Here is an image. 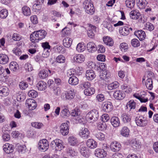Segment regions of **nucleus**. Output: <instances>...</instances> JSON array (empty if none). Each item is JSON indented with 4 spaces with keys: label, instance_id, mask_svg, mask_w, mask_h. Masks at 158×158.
<instances>
[{
    "label": "nucleus",
    "instance_id": "1",
    "mask_svg": "<svg viewBox=\"0 0 158 158\" xmlns=\"http://www.w3.org/2000/svg\"><path fill=\"white\" fill-rule=\"evenodd\" d=\"M84 8L88 14L92 15L95 12V8L93 4L90 0H85L83 3Z\"/></svg>",
    "mask_w": 158,
    "mask_h": 158
},
{
    "label": "nucleus",
    "instance_id": "2",
    "mask_svg": "<svg viewBox=\"0 0 158 158\" xmlns=\"http://www.w3.org/2000/svg\"><path fill=\"white\" fill-rule=\"evenodd\" d=\"M50 146L53 150L60 151L64 147L63 142L59 139H56L52 141Z\"/></svg>",
    "mask_w": 158,
    "mask_h": 158
},
{
    "label": "nucleus",
    "instance_id": "3",
    "mask_svg": "<svg viewBox=\"0 0 158 158\" xmlns=\"http://www.w3.org/2000/svg\"><path fill=\"white\" fill-rule=\"evenodd\" d=\"M98 112L95 109L91 110L86 115L88 121L90 123H93L96 121L98 119Z\"/></svg>",
    "mask_w": 158,
    "mask_h": 158
},
{
    "label": "nucleus",
    "instance_id": "4",
    "mask_svg": "<svg viewBox=\"0 0 158 158\" xmlns=\"http://www.w3.org/2000/svg\"><path fill=\"white\" fill-rule=\"evenodd\" d=\"M49 144L48 141L45 139L40 140L38 143L39 150L42 152H45L49 148Z\"/></svg>",
    "mask_w": 158,
    "mask_h": 158
},
{
    "label": "nucleus",
    "instance_id": "5",
    "mask_svg": "<svg viewBox=\"0 0 158 158\" xmlns=\"http://www.w3.org/2000/svg\"><path fill=\"white\" fill-rule=\"evenodd\" d=\"M25 103L27 106L31 110H33L35 109L37 105L35 100L31 98L27 99Z\"/></svg>",
    "mask_w": 158,
    "mask_h": 158
},
{
    "label": "nucleus",
    "instance_id": "6",
    "mask_svg": "<svg viewBox=\"0 0 158 158\" xmlns=\"http://www.w3.org/2000/svg\"><path fill=\"white\" fill-rule=\"evenodd\" d=\"M103 111L109 112L113 109V106L112 103L108 101H106L103 103L102 105Z\"/></svg>",
    "mask_w": 158,
    "mask_h": 158
},
{
    "label": "nucleus",
    "instance_id": "7",
    "mask_svg": "<svg viewBox=\"0 0 158 158\" xmlns=\"http://www.w3.org/2000/svg\"><path fill=\"white\" fill-rule=\"evenodd\" d=\"M132 30L133 29L131 27L124 26L120 28L119 32L120 35L125 36L129 35L130 31H132Z\"/></svg>",
    "mask_w": 158,
    "mask_h": 158
},
{
    "label": "nucleus",
    "instance_id": "8",
    "mask_svg": "<svg viewBox=\"0 0 158 158\" xmlns=\"http://www.w3.org/2000/svg\"><path fill=\"white\" fill-rule=\"evenodd\" d=\"M106 152L104 150L100 149H96L94 152L95 156L99 158H103L106 156Z\"/></svg>",
    "mask_w": 158,
    "mask_h": 158
},
{
    "label": "nucleus",
    "instance_id": "9",
    "mask_svg": "<svg viewBox=\"0 0 158 158\" xmlns=\"http://www.w3.org/2000/svg\"><path fill=\"white\" fill-rule=\"evenodd\" d=\"M60 131L61 134L63 135H67L69 133V127L67 123L62 124L60 127Z\"/></svg>",
    "mask_w": 158,
    "mask_h": 158
},
{
    "label": "nucleus",
    "instance_id": "10",
    "mask_svg": "<svg viewBox=\"0 0 158 158\" xmlns=\"http://www.w3.org/2000/svg\"><path fill=\"white\" fill-rule=\"evenodd\" d=\"M75 95L74 90L73 89H71L65 92V97H63V98H65L66 100H70L74 98Z\"/></svg>",
    "mask_w": 158,
    "mask_h": 158
},
{
    "label": "nucleus",
    "instance_id": "11",
    "mask_svg": "<svg viewBox=\"0 0 158 158\" xmlns=\"http://www.w3.org/2000/svg\"><path fill=\"white\" fill-rule=\"evenodd\" d=\"M87 146L90 149H94L98 146V143L94 140L92 139H88L86 142Z\"/></svg>",
    "mask_w": 158,
    "mask_h": 158
},
{
    "label": "nucleus",
    "instance_id": "12",
    "mask_svg": "<svg viewBox=\"0 0 158 158\" xmlns=\"http://www.w3.org/2000/svg\"><path fill=\"white\" fill-rule=\"evenodd\" d=\"M89 131L87 128H83L80 130L79 135L81 138L86 139L89 136Z\"/></svg>",
    "mask_w": 158,
    "mask_h": 158
},
{
    "label": "nucleus",
    "instance_id": "13",
    "mask_svg": "<svg viewBox=\"0 0 158 158\" xmlns=\"http://www.w3.org/2000/svg\"><path fill=\"white\" fill-rule=\"evenodd\" d=\"M135 122L137 126L140 127H143L147 124V122L144 118L139 116L136 117L135 118Z\"/></svg>",
    "mask_w": 158,
    "mask_h": 158
},
{
    "label": "nucleus",
    "instance_id": "14",
    "mask_svg": "<svg viewBox=\"0 0 158 158\" xmlns=\"http://www.w3.org/2000/svg\"><path fill=\"white\" fill-rule=\"evenodd\" d=\"M85 59L84 56L82 54H77L73 57L74 61L76 63H81L83 62Z\"/></svg>",
    "mask_w": 158,
    "mask_h": 158
},
{
    "label": "nucleus",
    "instance_id": "15",
    "mask_svg": "<svg viewBox=\"0 0 158 158\" xmlns=\"http://www.w3.org/2000/svg\"><path fill=\"white\" fill-rule=\"evenodd\" d=\"M113 96L116 99L121 100L124 98L125 94L120 90H116L114 92Z\"/></svg>",
    "mask_w": 158,
    "mask_h": 158
},
{
    "label": "nucleus",
    "instance_id": "16",
    "mask_svg": "<svg viewBox=\"0 0 158 158\" xmlns=\"http://www.w3.org/2000/svg\"><path fill=\"white\" fill-rule=\"evenodd\" d=\"M68 140L69 144L72 146H76L78 145L79 143L77 138L73 136L69 137Z\"/></svg>",
    "mask_w": 158,
    "mask_h": 158
},
{
    "label": "nucleus",
    "instance_id": "17",
    "mask_svg": "<svg viewBox=\"0 0 158 158\" xmlns=\"http://www.w3.org/2000/svg\"><path fill=\"white\" fill-rule=\"evenodd\" d=\"M134 35H135L140 40H144L146 37V34L145 32L142 30L135 31L134 32Z\"/></svg>",
    "mask_w": 158,
    "mask_h": 158
},
{
    "label": "nucleus",
    "instance_id": "18",
    "mask_svg": "<svg viewBox=\"0 0 158 158\" xmlns=\"http://www.w3.org/2000/svg\"><path fill=\"white\" fill-rule=\"evenodd\" d=\"M121 144L116 141L112 142L110 145V148L113 152L118 151L121 148Z\"/></svg>",
    "mask_w": 158,
    "mask_h": 158
},
{
    "label": "nucleus",
    "instance_id": "19",
    "mask_svg": "<svg viewBox=\"0 0 158 158\" xmlns=\"http://www.w3.org/2000/svg\"><path fill=\"white\" fill-rule=\"evenodd\" d=\"M13 146L11 144L6 143L3 146V149L6 153L10 154L12 152L14 151Z\"/></svg>",
    "mask_w": 158,
    "mask_h": 158
},
{
    "label": "nucleus",
    "instance_id": "20",
    "mask_svg": "<svg viewBox=\"0 0 158 158\" xmlns=\"http://www.w3.org/2000/svg\"><path fill=\"white\" fill-rule=\"evenodd\" d=\"M85 76L87 80L91 81L95 77L96 75L93 70H88L86 71Z\"/></svg>",
    "mask_w": 158,
    "mask_h": 158
},
{
    "label": "nucleus",
    "instance_id": "21",
    "mask_svg": "<svg viewBox=\"0 0 158 158\" xmlns=\"http://www.w3.org/2000/svg\"><path fill=\"white\" fill-rule=\"evenodd\" d=\"M35 32L39 41L44 39L45 37L47 34L45 31L43 30L35 31Z\"/></svg>",
    "mask_w": 158,
    "mask_h": 158
},
{
    "label": "nucleus",
    "instance_id": "22",
    "mask_svg": "<svg viewBox=\"0 0 158 158\" xmlns=\"http://www.w3.org/2000/svg\"><path fill=\"white\" fill-rule=\"evenodd\" d=\"M87 48L88 52H93L97 50V47L95 44L93 42H89L87 44Z\"/></svg>",
    "mask_w": 158,
    "mask_h": 158
},
{
    "label": "nucleus",
    "instance_id": "23",
    "mask_svg": "<svg viewBox=\"0 0 158 158\" xmlns=\"http://www.w3.org/2000/svg\"><path fill=\"white\" fill-rule=\"evenodd\" d=\"M9 61V57L7 55L3 54H0V64H5Z\"/></svg>",
    "mask_w": 158,
    "mask_h": 158
},
{
    "label": "nucleus",
    "instance_id": "24",
    "mask_svg": "<svg viewBox=\"0 0 158 158\" xmlns=\"http://www.w3.org/2000/svg\"><path fill=\"white\" fill-rule=\"evenodd\" d=\"M81 154L86 157H88L90 156V152L89 149L85 147H82L80 149Z\"/></svg>",
    "mask_w": 158,
    "mask_h": 158
},
{
    "label": "nucleus",
    "instance_id": "25",
    "mask_svg": "<svg viewBox=\"0 0 158 158\" xmlns=\"http://www.w3.org/2000/svg\"><path fill=\"white\" fill-rule=\"evenodd\" d=\"M130 144L135 150L139 149L141 147V144L135 139H133L130 142Z\"/></svg>",
    "mask_w": 158,
    "mask_h": 158
},
{
    "label": "nucleus",
    "instance_id": "26",
    "mask_svg": "<svg viewBox=\"0 0 158 158\" xmlns=\"http://www.w3.org/2000/svg\"><path fill=\"white\" fill-rule=\"evenodd\" d=\"M110 121L112 125L114 127H118L120 125V120L117 117L114 116L112 117Z\"/></svg>",
    "mask_w": 158,
    "mask_h": 158
},
{
    "label": "nucleus",
    "instance_id": "27",
    "mask_svg": "<svg viewBox=\"0 0 158 158\" xmlns=\"http://www.w3.org/2000/svg\"><path fill=\"white\" fill-rule=\"evenodd\" d=\"M9 92L8 88L6 86H3L0 87V96L2 97H5L7 96Z\"/></svg>",
    "mask_w": 158,
    "mask_h": 158
},
{
    "label": "nucleus",
    "instance_id": "28",
    "mask_svg": "<svg viewBox=\"0 0 158 158\" xmlns=\"http://www.w3.org/2000/svg\"><path fill=\"white\" fill-rule=\"evenodd\" d=\"M63 44L65 47L69 48L72 44L73 40L71 38L66 37L63 39Z\"/></svg>",
    "mask_w": 158,
    "mask_h": 158
},
{
    "label": "nucleus",
    "instance_id": "29",
    "mask_svg": "<svg viewBox=\"0 0 158 158\" xmlns=\"http://www.w3.org/2000/svg\"><path fill=\"white\" fill-rule=\"evenodd\" d=\"M103 41L105 44L110 46H112L114 42L112 39L109 36H105L103 37Z\"/></svg>",
    "mask_w": 158,
    "mask_h": 158
},
{
    "label": "nucleus",
    "instance_id": "30",
    "mask_svg": "<svg viewBox=\"0 0 158 158\" xmlns=\"http://www.w3.org/2000/svg\"><path fill=\"white\" fill-rule=\"evenodd\" d=\"M136 3L139 8L143 9L145 8L148 3L146 0H137Z\"/></svg>",
    "mask_w": 158,
    "mask_h": 158
},
{
    "label": "nucleus",
    "instance_id": "31",
    "mask_svg": "<svg viewBox=\"0 0 158 158\" xmlns=\"http://www.w3.org/2000/svg\"><path fill=\"white\" fill-rule=\"evenodd\" d=\"M22 13L24 15L28 16L31 15V10L28 6H24L22 8Z\"/></svg>",
    "mask_w": 158,
    "mask_h": 158
},
{
    "label": "nucleus",
    "instance_id": "32",
    "mask_svg": "<svg viewBox=\"0 0 158 158\" xmlns=\"http://www.w3.org/2000/svg\"><path fill=\"white\" fill-rule=\"evenodd\" d=\"M46 83L43 81H39L37 84L36 87L39 90H44L46 89L47 87Z\"/></svg>",
    "mask_w": 158,
    "mask_h": 158
},
{
    "label": "nucleus",
    "instance_id": "33",
    "mask_svg": "<svg viewBox=\"0 0 158 158\" xmlns=\"http://www.w3.org/2000/svg\"><path fill=\"white\" fill-rule=\"evenodd\" d=\"M79 80L78 78L75 76L71 77L69 80V83L71 85H75L78 83Z\"/></svg>",
    "mask_w": 158,
    "mask_h": 158
},
{
    "label": "nucleus",
    "instance_id": "34",
    "mask_svg": "<svg viewBox=\"0 0 158 158\" xmlns=\"http://www.w3.org/2000/svg\"><path fill=\"white\" fill-rule=\"evenodd\" d=\"M130 130L126 127H123L120 131V134L123 136L127 137L129 135Z\"/></svg>",
    "mask_w": 158,
    "mask_h": 158
},
{
    "label": "nucleus",
    "instance_id": "35",
    "mask_svg": "<svg viewBox=\"0 0 158 158\" xmlns=\"http://www.w3.org/2000/svg\"><path fill=\"white\" fill-rule=\"evenodd\" d=\"M140 15V13L136 10H132L130 13L131 18L134 19H138Z\"/></svg>",
    "mask_w": 158,
    "mask_h": 158
},
{
    "label": "nucleus",
    "instance_id": "36",
    "mask_svg": "<svg viewBox=\"0 0 158 158\" xmlns=\"http://www.w3.org/2000/svg\"><path fill=\"white\" fill-rule=\"evenodd\" d=\"M39 77L41 79H44L47 77L48 75V72L47 70H42L39 71Z\"/></svg>",
    "mask_w": 158,
    "mask_h": 158
},
{
    "label": "nucleus",
    "instance_id": "37",
    "mask_svg": "<svg viewBox=\"0 0 158 158\" xmlns=\"http://www.w3.org/2000/svg\"><path fill=\"white\" fill-rule=\"evenodd\" d=\"M95 92V90L94 89L91 87L84 90V94L86 96H88L93 94Z\"/></svg>",
    "mask_w": 158,
    "mask_h": 158
},
{
    "label": "nucleus",
    "instance_id": "38",
    "mask_svg": "<svg viewBox=\"0 0 158 158\" xmlns=\"http://www.w3.org/2000/svg\"><path fill=\"white\" fill-rule=\"evenodd\" d=\"M85 45L83 43H78L76 47L77 51L80 52H83L85 49Z\"/></svg>",
    "mask_w": 158,
    "mask_h": 158
},
{
    "label": "nucleus",
    "instance_id": "39",
    "mask_svg": "<svg viewBox=\"0 0 158 158\" xmlns=\"http://www.w3.org/2000/svg\"><path fill=\"white\" fill-rule=\"evenodd\" d=\"M10 69L13 71H16L19 68L18 64L15 62L12 61L10 62L9 65Z\"/></svg>",
    "mask_w": 158,
    "mask_h": 158
},
{
    "label": "nucleus",
    "instance_id": "40",
    "mask_svg": "<svg viewBox=\"0 0 158 158\" xmlns=\"http://www.w3.org/2000/svg\"><path fill=\"white\" fill-rule=\"evenodd\" d=\"M61 116L64 118H67L70 115L69 110L66 108L62 109L60 113Z\"/></svg>",
    "mask_w": 158,
    "mask_h": 158
},
{
    "label": "nucleus",
    "instance_id": "41",
    "mask_svg": "<svg viewBox=\"0 0 158 158\" xmlns=\"http://www.w3.org/2000/svg\"><path fill=\"white\" fill-rule=\"evenodd\" d=\"M121 118L123 122L125 123H128L131 120L130 116L126 113L123 114L122 115Z\"/></svg>",
    "mask_w": 158,
    "mask_h": 158
},
{
    "label": "nucleus",
    "instance_id": "42",
    "mask_svg": "<svg viewBox=\"0 0 158 158\" xmlns=\"http://www.w3.org/2000/svg\"><path fill=\"white\" fill-rule=\"evenodd\" d=\"M145 85L147 88L149 90H151L153 88L152 81L151 78H148L145 82Z\"/></svg>",
    "mask_w": 158,
    "mask_h": 158
},
{
    "label": "nucleus",
    "instance_id": "43",
    "mask_svg": "<svg viewBox=\"0 0 158 158\" xmlns=\"http://www.w3.org/2000/svg\"><path fill=\"white\" fill-rule=\"evenodd\" d=\"M8 11L6 9H4L0 11V18L1 19L6 18L8 16Z\"/></svg>",
    "mask_w": 158,
    "mask_h": 158
},
{
    "label": "nucleus",
    "instance_id": "44",
    "mask_svg": "<svg viewBox=\"0 0 158 158\" xmlns=\"http://www.w3.org/2000/svg\"><path fill=\"white\" fill-rule=\"evenodd\" d=\"M30 39L31 41L33 43H37L39 41L35 31H34L31 35Z\"/></svg>",
    "mask_w": 158,
    "mask_h": 158
},
{
    "label": "nucleus",
    "instance_id": "45",
    "mask_svg": "<svg viewBox=\"0 0 158 158\" xmlns=\"http://www.w3.org/2000/svg\"><path fill=\"white\" fill-rule=\"evenodd\" d=\"M126 6L131 9L134 7L135 3V0H126L125 1Z\"/></svg>",
    "mask_w": 158,
    "mask_h": 158
},
{
    "label": "nucleus",
    "instance_id": "46",
    "mask_svg": "<svg viewBox=\"0 0 158 158\" xmlns=\"http://www.w3.org/2000/svg\"><path fill=\"white\" fill-rule=\"evenodd\" d=\"M119 85V83L117 81H115L109 84L108 86V88L109 90H112L118 88Z\"/></svg>",
    "mask_w": 158,
    "mask_h": 158
},
{
    "label": "nucleus",
    "instance_id": "47",
    "mask_svg": "<svg viewBox=\"0 0 158 158\" xmlns=\"http://www.w3.org/2000/svg\"><path fill=\"white\" fill-rule=\"evenodd\" d=\"M91 84L89 82L85 81L81 83L80 87L82 89H85L91 87Z\"/></svg>",
    "mask_w": 158,
    "mask_h": 158
},
{
    "label": "nucleus",
    "instance_id": "48",
    "mask_svg": "<svg viewBox=\"0 0 158 158\" xmlns=\"http://www.w3.org/2000/svg\"><path fill=\"white\" fill-rule=\"evenodd\" d=\"M31 126L36 129H41L43 126V124L40 122H35L31 123Z\"/></svg>",
    "mask_w": 158,
    "mask_h": 158
},
{
    "label": "nucleus",
    "instance_id": "49",
    "mask_svg": "<svg viewBox=\"0 0 158 158\" xmlns=\"http://www.w3.org/2000/svg\"><path fill=\"white\" fill-rule=\"evenodd\" d=\"M126 107L127 109H129L130 110L134 109L135 107V103L134 101H130L127 104Z\"/></svg>",
    "mask_w": 158,
    "mask_h": 158
},
{
    "label": "nucleus",
    "instance_id": "50",
    "mask_svg": "<svg viewBox=\"0 0 158 158\" xmlns=\"http://www.w3.org/2000/svg\"><path fill=\"white\" fill-rule=\"evenodd\" d=\"M154 26L152 24L149 22L147 23L144 25V29L149 31H152L154 29Z\"/></svg>",
    "mask_w": 158,
    "mask_h": 158
},
{
    "label": "nucleus",
    "instance_id": "51",
    "mask_svg": "<svg viewBox=\"0 0 158 158\" xmlns=\"http://www.w3.org/2000/svg\"><path fill=\"white\" fill-rule=\"evenodd\" d=\"M26 146L25 145H18L17 148L18 151L21 153H24L26 151Z\"/></svg>",
    "mask_w": 158,
    "mask_h": 158
},
{
    "label": "nucleus",
    "instance_id": "52",
    "mask_svg": "<svg viewBox=\"0 0 158 158\" xmlns=\"http://www.w3.org/2000/svg\"><path fill=\"white\" fill-rule=\"evenodd\" d=\"M56 61L59 63H64L65 61V59L64 56L60 55L57 57L56 59Z\"/></svg>",
    "mask_w": 158,
    "mask_h": 158
},
{
    "label": "nucleus",
    "instance_id": "53",
    "mask_svg": "<svg viewBox=\"0 0 158 158\" xmlns=\"http://www.w3.org/2000/svg\"><path fill=\"white\" fill-rule=\"evenodd\" d=\"M29 97L32 98H36L38 95L37 92L35 90H31L28 93Z\"/></svg>",
    "mask_w": 158,
    "mask_h": 158
},
{
    "label": "nucleus",
    "instance_id": "54",
    "mask_svg": "<svg viewBox=\"0 0 158 158\" xmlns=\"http://www.w3.org/2000/svg\"><path fill=\"white\" fill-rule=\"evenodd\" d=\"M95 135L97 139L100 140H103L105 139L104 134L101 132H98Z\"/></svg>",
    "mask_w": 158,
    "mask_h": 158
},
{
    "label": "nucleus",
    "instance_id": "55",
    "mask_svg": "<svg viewBox=\"0 0 158 158\" xmlns=\"http://www.w3.org/2000/svg\"><path fill=\"white\" fill-rule=\"evenodd\" d=\"M121 88L126 93H129L131 92V89L126 84H124L121 86Z\"/></svg>",
    "mask_w": 158,
    "mask_h": 158
},
{
    "label": "nucleus",
    "instance_id": "56",
    "mask_svg": "<svg viewBox=\"0 0 158 158\" xmlns=\"http://www.w3.org/2000/svg\"><path fill=\"white\" fill-rule=\"evenodd\" d=\"M131 43L133 46L135 47H136L140 45L139 41L136 39H132L131 41Z\"/></svg>",
    "mask_w": 158,
    "mask_h": 158
},
{
    "label": "nucleus",
    "instance_id": "57",
    "mask_svg": "<svg viewBox=\"0 0 158 158\" xmlns=\"http://www.w3.org/2000/svg\"><path fill=\"white\" fill-rule=\"evenodd\" d=\"M128 48V45L126 43H123L120 45V49L122 51L125 52L127 51Z\"/></svg>",
    "mask_w": 158,
    "mask_h": 158
},
{
    "label": "nucleus",
    "instance_id": "58",
    "mask_svg": "<svg viewBox=\"0 0 158 158\" xmlns=\"http://www.w3.org/2000/svg\"><path fill=\"white\" fill-rule=\"evenodd\" d=\"M28 86V84L23 81H21L19 83V87L22 90L26 89Z\"/></svg>",
    "mask_w": 158,
    "mask_h": 158
},
{
    "label": "nucleus",
    "instance_id": "59",
    "mask_svg": "<svg viewBox=\"0 0 158 158\" xmlns=\"http://www.w3.org/2000/svg\"><path fill=\"white\" fill-rule=\"evenodd\" d=\"M33 10L35 12H38L40 10L41 8L40 5L38 3L34 4L32 6Z\"/></svg>",
    "mask_w": 158,
    "mask_h": 158
},
{
    "label": "nucleus",
    "instance_id": "60",
    "mask_svg": "<svg viewBox=\"0 0 158 158\" xmlns=\"http://www.w3.org/2000/svg\"><path fill=\"white\" fill-rule=\"evenodd\" d=\"M106 126L105 123H100L98 125V128L100 130H105L106 129Z\"/></svg>",
    "mask_w": 158,
    "mask_h": 158
},
{
    "label": "nucleus",
    "instance_id": "61",
    "mask_svg": "<svg viewBox=\"0 0 158 158\" xmlns=\"http://www.w3.org/2000/svg\"><path fill=\"white\" fill-rule=\"evenodd\" d=\"M30 20L32 23L34 24H36L38 23V20L37 16L36 15H33L31 16Z\"/></svg>",
    "mask_w": 158,
    "mask_h": 158
},
{
    "label": "nucleus",
    "instance_id": "62",
    "mask_svg": "<svg viewBox=\"0 0 158 158\" xmlns=\"http://www.w3.org/2000/svg\"><path fill=\"white\" fill-rule=\"evenodd\" d=\"M24 67L25 70L28 71H31L33 69L32 65L29 63H26L25 64Z\"/></svg>",
    "mask_w": 158,
    "mask_h": 158
},
{
    "label": "nucleus",
    "instance_id": "63",
    "mask_svg": "<svg viewBox=\"0 0 158 158\" xmlns=\"http://www.w3.org/2000/svg\"><path fill=\"white\" fill-rule=\"evenodd\" d=\"M107 73L106 72L105 70H103L101 72L100 77L102 79L104 80L106 79L107 77Z\"/></svg>",
    "mask_w": 158,
    "mask_h": 158
},
{
    "label": "nucleus",
    "instance_id": "64",
    "mask_svg": "<svg viewBox=\"0 0 158 158\" xmlns=\"http://www.w3.org/2000/svg\"><path fill=\"white\" fill-rule=\"evenodd\" d=\"M101 119L103 122H107L109 120L110 117L108 114H104L102 116Z\"/></svg>",
    "mask_w": 158,
    "mask_h": 158
}]
</instances>
